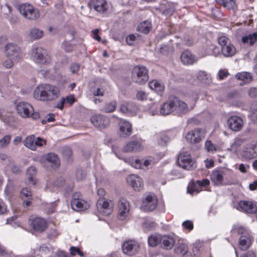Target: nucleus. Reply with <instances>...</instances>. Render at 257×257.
Listing matches in <instances>:
<instances>
[{"mask_svg":"<svg viewBox=\"0 0 257 257\" xmlns=\"http://www.w3.org/2000/svg\"><path fill=\"white\" fill-rule=\"evenodd\" d=\"M59 88L50 84H41L34 90L33 95L36 99L43 101H52L57 98L59 95Z\"/></svg>","mask_w":257,"mask_h":257,"instance_id":"obj_1","label":"nucleus"},{"mask_svg":"<svg viewBox=\"0 0 257 257\" xmlns=\"http://www.w3.org/2000/svg\"><path fill=\"white\" fill-rule=\"evenodd\" d=\"M17 113L22 118L31 117L33 119L37 120L40 117L39 113L34 112L33 106L28 102L20 101L16 105Z\"/></svg>","mask_w":257,"mask_h":257,"instance_id":"obj_2","label":"nucleus"},{"mask_svg":"<svg viewBox=\"0 0 257 257\" xmlns=\"http://www.w3.org/2000/svg\"><path fill=\"white\" fill-rule=\"evenodd\" d=\"M17 9L25 18L28 20H36L40 16L39 10L29 3L21 4L18 6Z\"/></svg>","mask_w":257,"mask_h":257,"instance_id":"obj_3","label":"nucleus"},{"mask_svg":"<svg viewBox=\"0 0 257 257\" xmlns=\"http://www.w3.org/2000/svg\"><path fill=\"white\" fill-rule=\"evenodd\" d=\"M45 50L41 47L34 46L31 49L30 54L33 60L38 64H46L51 61L50 57L46 54Z\"/></svg>","mask_w":257,"mask_h":257,"instance_id":"obj_4","label":"nucleus"},{"mask_svg":"<svg viewBox=\"0 0 257 257\" xmlns=\"http://www.w3.org/2000/svg\"><path fill=\"white\" fill-rule=\"evenodd\" d=\"M133 76L136 83L143 84L149 79L148 70L143 65H137L133 69Z\"/></svg>","mask_w":257,"mask_h":257,"instance_id":"obj_5","label":"nucleus"},{"mask_svg":"<svg viewBox=\"0 0 257 257\" xmlns=\"http://www.w3.org/2000/svg\"><path fill=\"white\" fill-rule=\"evenodd\" d=\"M24 145L32 151H36L38 147H42L46 145V141L40 137H36L34 135L28 136L23 141Z\"/></svg>","mask_w":257,"mask_h":257,"instance_id":"obj_6","label":"nucleus"},{"mask_svg":"<svg viewBox=\"0 0 257 257\" xmlns=\"http://www.w3.org/2000/svg\"><path fill=\"white\" fill-rule=\"evenodd\" d=\"M5 53L8 58L19 61L21 59L22 53L19 46L13 43H9L5 47Z\"/></svg>","mask_w":257,"mask_h":257,"instance_id":"obj_7","label":"nucleus"},{"mask_svg":"<svg viewBox=\"0 0 257 257\" xmlns=\"http://www.w3.org/2000/svg\"><path fill=\"white\" fill-rule=\"evenodd\" d=\"M158 205V199L154 193H149L144 198L141 205V209L146 212L155 210Z\"/></svg>","mask_w":257,"mask_h":257,"instance_id":"obj_8","label":"nucleus"},{"mask_svg":"<svg viewBox=\"0 0 257 257\" xmlns=\"http://www.w3.org/2000/svg\"><path fill=\"white\" fill-rule=\"evenodd\" d=\"M206 132L202 128H195L189 132L186 138L188 142L192 144H197L200 143L205 138Z\"/></svg>","mask_w":257,"mask_h":257,"instance_id":"obj_9","label":"nucleus"},{"mask_svg":"<svg viewBox=\"0 0 257 257\" xmlns=\"http://www.w3.org/2000/svg\"><path fill=\"white\" fill-rule=\"evenodd\" d=\"M30 226L37 232H42L47 227L46 220L42 217L31 216L29 220Z\"/></svg>","mask_w":257,"mask_h":257,"instance_id":"obj_10","label":"nucleus"},{"mask_svg":"<svg viewBox=\"0 0 257 257\" xmlns=\"http://www.w3.org/2000/svg\"><path fill=\"white\" fill-rule=\"evenodd\" d=\"M178 163L181 167L188 170L196 167L195 162L187 152L180 154L178 158Z\"/></svg>","mask_w":257,"mask_h":257,"instance_id":"obj_11","label":"nucleus"},{"mask_svg":"<svg viewBox=\"0 0 257 257\" xmlns=\"http://www.w3.org/2000/svg\"><path fill=\"white\" fill-rule=\"evenodd\" d=\"M139 247L138 242L134 240L126 241L122 245L123 252L130 256L136 254L138 252Z\"/></svg>","mask_w":257,"mask_h":257,"instance_id":"obj_12","label":"nucleus"},{"mask_svg":"<svg viewBox=\"0 0 257 257\" xmlns=\"http://www.w3.org/2000/svg\"><path fill=\"white\" fill-rule=\"evenodd\" d=\"M113 203L112 201H108L104 199H99L97 203V208L100 213L103 215L107 216L110 214L112 211Z\"/></svg>","mask_w":257,"mask_h":257,"instance_id":"obj_13","label":"nucleus"},{"mask_svg":"<svg viewBox=\"0 0 257 257\" xmlns=\"http://www.w3.org/2000/svg\"><path fill=\"white\" fill-rule=\"evenodd\" d=\"M118 207V213L117 217L119 219L123 220L129 214L130 210V203L126 199L121 198L119 201Z\"/></svg>","mask_w":257,"mask_h":257,"instance_id":"obj_14","label":"nucleus"},{"mask_svg":"<svg viewBox=\"0 0 257 257\" xmlns=\"http://www.w3.org/2000/svg\"><path fill=\"white\" fill-rule=\"evenodd\" d=\"M92 123L96 127L102 129L108 126L110 123L109 119L106 116L101 114H95L91 117Z\"/></svg>","mask_w":257,"mask_h":257,"instance_id":"obj_15","label":"nucleus"},{"mask_svg":"<svg viewBox=\"0 0 257 257\" xmlns=\"http://www.w3.org/2000/svg\"><path fill=\"white\" fill-rule=\"evenodd\" d=\"M236 208L239 211L250 214H253L257 211L255 204L250 201H240Z\"/></svg>","mask_w":257,"mask_h":257,"instance_id":"obj_16","label":"nucleus"},{"mask_svg":"<svg viewBox=\"0 0 257 257\" xmlns=\"http://www.w3.org/2000/svg\"><path fill=\"white\" fill-rule=\"evenodd\" d=\"M119 135L121 137L126 138L132 134V123L124 119H120L118 123Z\"/></svg>","mask_w":257,"mask_h":257,"instance_id":"obj_17","label":"nucleus"},{"mask_svg":"<svg viewBox=\"0 0 257 257\" xmlns=\"http://www.w3.org/2000/svg\"><path fill=\"white\" fill-rule=\"evenodd\" d=\"M138 110V107L136 104L130 102H124L121 103L119 109L120 112L128 116L136 115Z\"/></svg>","mask_w":257,"mask_h":257,"instance_id":"obj_18","label":"nucleus"},{"mask_svg":"<svg viewBox=\"0 0 257 257\" xmlns=\"http://www.w3.org/2000/svg\"><path fill=\"white\" fill-rule=\"evenodd\" d=\"M126 181L135 190L140 191L143 187V181L138 175L134 174L129 175L126 178Z\"/></svg>","mask_w":257,"mask_h":257,"instance_id":"obj_19","label":"nucleus"},{"mask_svg":"<svg viewBox=\"0 0 257 257\" xmlns=\"http://www.w3.org/2000/svg\"><path fill=\"white\" fill-rule=\"evenodd\" d=\"M228 127L232 131L238 132L241 130L243 126V120L238 116H232L227 120Z\"/></svg>","mask_w":257,"mask_h":257,"instance_id":"obj_20","label":"nucleus"},{"mask_svg":"<svg viewBox=\"0 0 257 257\" xmlns=\"http://www.w3.org/2000/svg\"><path fill=\"white\" fill-rule=\"evenodd\" d=\"M174 114L181 115L187 113L188 111L187 104L177 98H174Z\"/></svg>","mask_w":257,"mask_h":257,"instance_id":"obj_21","label":"nucleus"},{"mask_svg":"<svg viewBox=\"0 0 257 257\" xmlns=\"http://www.w3.org/2000/svg\"><path fill=\"white\" fill-rule=\"evenodd\" d=\"M44 159L47 167H50L52 169H55L59 166L60 162L58 156L54 153L48 154L44 157Z\"/></svg>","mask_w":257,"mask_h":257,"instance_id":"obj_22","label":"nucleus"},{"mask_svg":"<svg viewBox=\"0 0 257 257\" xmlns=\"http://www.w3.org/2000/svg\"><path fill=\"white\" fill-rule=\"evenodd\" d=\"M143 148L142 143L138 140H134L129 142L124 147L123 150L124 152H136L141 151Z\"/></svg>","mask_w":257,"mask_h":257,"instance_id":"obj_23","label":"nucleus"},{"mask_svg":"<svg viewBox=\"0 0 257 257\" xmlns=\"http://www.w3.org/2000/svg\"><path fill=\"white\" fill-rule=\"evenodd\" d=\"M174 98L164 103L160 107L161 115H166L174 113Z\"/></svg>","mask_w":257,"mask_h":257,"instance_id":"obj_24","label":"nucleus"},{"mask_svg":"<svg viewBox=\"0 0 257 257\" xmlns=\"http://www.w3.org/2000/svg\"><path fill=\"white\" fill-rule=\"evenodd\" d=\"M252 241V238L248 233H245V235H242L239 238V246L241 250L248 249Z\"/></svg>","mask_w":257,"mask_h":257,"instance_id":"obj_25","label":"nucleus"},{"mask_svg":"<svg viewBox=\"0 0 257 257\" xmlns=\"http://www.w3.org/2000/svg\"><path fill=\"white\" fill-rule=\"evenodd\" d=\"M71 205L72 208L77 211L84 210L89 207L87 202L82 198L80 199H72Z\"/></svg>","mask_w":257,"mask_h":257,"instance_id":"obj_26","label":"nucleus"},{"mask_svg":"<svg viewBox=\"0 0 257 257\" xmlns=\"http://www.w3.org/2000/svg\"><path fill=\"white\" fill-rule=\"evenodd\" d=\"M175 243V240L174 237L169 235H161L162 247L168 250L173 247Z\"/></svg>","mask_w":257,"mask_h":257,"instance_id":"obj_27","label":"nucleus"},{"mask_svg":"<svg viewBox=\"0 0 257 257\" xmlns=\"http://www.w3.org/2000/svg\"><path fill=\"white\" fill-rule=\"evenodd\" d=\"M180 58L182 63L185 65H192L197 61L195 56L188 50L185 51L182 53Z\"/></svg>","mask_w":257,"mask_h":257,"instance_id":"obj_28","label":"nucleus"},{"mask_svg":"<svg viewBox=\"0 0 257 257\" xmlns=\"http://www.w3.org/2000/svg\"><path fill=\"white\" fill-rule=\"evenodd\" d=\"M91 4L94 9L100 13H103L107 9L105 0H93Z\"/></svg>","mask_w":257,"mask_h":257,"instance_id":"obj_29","label":"nucleus"},{"mask_svg":"<svg viewBox=\"0 0 257 257\" xmlns=\"http://www.w3.org/2000/svg\"><path fill=\"white\" fill-rule=\"evenodd\" d=\"M115 155L120 159H122L125 162L128 163L133 167L136 169H142V162L139 159L134 160L132 158H124L115 153Z\"/></svg>","mask_w":257,"mask_h":257,"instance_id":"obj_30","label":"nucleus"},{"mask_svg":"<svg viewBox=\"0 0 257 257\" xmlns=\"http://www.w3.org/2000/svg\"><path fill=\"white\" fill-rule=\"evenodd\" d=\"M244 140L240 138H236L233 143L231 145L229 148L228 149L231 152L237 154L241 149V146L244 143Z\"/></svg>","mask_w":257,"mask_h":257,"instance_id":"obj_31","label":"nucleus"},{"mask_svg":"<svg viewBox=\"0 0 257 257\" xmlns=\"http://www.w3.org/2000/svg\"><path fill=\"white\" fill-rule=\"evenodd\" d=\"M149 86L152 90L160 94L164 89V86L163 83L157 80H153L150 81L149 83Z\"/></svg>","mask_w":257,"mask_h":257,"instance_id":"obj_32","label":"nucleus"},{"mask_svg":"<svg viewBox=\"0 0 257 257\" xmlns=\"http://www.w3.org/2000/svg\"><path fill=\"white\" fill-rule=\"evenodd\" d=\"M211 179L215 184H221L223 180V173L219 170L214 171L211 175Z\"/></svg>","mask_w":257,"mask_h":257,"instance_id":"obj_33","label":"nucleus"},{"mask_svg":"<svg viewBox=\"0 0 257 257\" xmlns=\"http://www.w3.org/2000/svg\"><path fill=\"white\" fill-rule=\"evenodd\" d=\"M37 173L36 168L33 166L29 167L27 171V175L28 178V184L29 185H35L36 184V180L35 176Z\"/></svg>","mask_w":257,"mask_h":257,"instance_id":"obj_34","label":"nucleus"},{"mask_svg":"<svg viewBox=\"0 0 257 257\" xmlns=\"http://www.w3.org/2000/svg\"><path fill=\"white\" fill-rule=\"evenodd\" d=\"M221 51L222 54L225 57H230L234 55L236 53V49L234 46L229 43V44L223 46L221 48Z\"/></svg>","mask_w":257,"mask_h":257,"instance_id":"obj_35","label":"nucleus"},{"mask_svg":"<svg viewBox=\"0 0 257 257\" xmlns=\"http://www.w3.org/2000/svg\"><path fill=\"white\" fill-rule=\"evenodd\" d=\"M198 79L202 83L209 85L212 83V78L210 74L207 73L205 71H200L198 73Z\"/></svg>","mask_w":257,"mask_h":257,"instance_id":"obj_36","label":"nucleus"},{"mask_svg":"<svg viewBox=\"0 0 257 257\" xmlns=\"http://www.w3.org/2000/svg\"><path fill=\"white\" fill-rule=\"evenodd\" d=\"M148 242L149 246L155 247L161 243V235L152 234L148 237Z\"/></svg>","mask_w":257,"mask_h":257,"instance_id":"obj_37","label":"nucleus"},{"mask_svg":"<svg viewBox=\"0 0 257 257\" xmlns=\"http://www.w3.org/2000/svg\"><path fill=\"white\" fill-rule=\"evenodd\" d=\"M215 1L219 5L229 10H234L236 8L234 0H215Z\"/></svg>","mask_w":257,"mask_h":257,"instance_id":"obj_38","label":"nucleus"},{"mask_svg":"<svg viewBox=\"0 0 257 257\" xmlns=\"http://www.w3.org/2000/svg\"><path fill=\"white\" fill-rule=\"evenodd\" d=\"M152 29V24L150 22L145 21L141 23L138 26L137 30L138 31L147 34Z\"/></svg>","mask_w":257,"mask_h":257,"instance_id":"obj_39","label":"nucleus"},{"mask_svg":"<svg viewBox=\"0 0 257 257\" xmlns=\"http://www.w3.org/2000/svg\"><path fill=\"white\" fill-rule=\"evenodd\" d=\"M236 78L238 80L242 81L244 83L250 82L252 79L251 74L250 73L246 72L238 73L236 75Z\"/></svg>","mask_w":257,"mask_h":257,"instance_id":"obj_40","label":"nucleus"},{"mask_svg":"<svg viewBox=\"0 0 257 257\" xmlns=\"http://www.w3.org/2000/svg\"><path fill=\"white\" fill-rule=\"evenodd\" d=\"M255 146L252 144H249L247 145L244 153V155L246 158L251 159L255 157Z\"/></svg>","mask_w":257,"mask_h":257,"instance_id":"obj_41","label":"nucleus"},{"mask_svg":"<svg viewBox=\"0 0 257 257\" xmlns=\"http://www.w3.org/2000/svg\"><path fill=\"white\" fill-rule=\"evenodd\" d=\"M117 104V103L116 100L107 102L105 104L103 108V111L106 113L113 112L116 110Z\"/></svg>","mask_w":257,"mask_h":257,"instance_id":"obj_42","label":"nucleus"},{"mask_svg":"<svg viewBox=\"0 0 257 257\" xmlns=\"http://www.w3.org/2000/svg\"><path fill=\"white\" fill-rule=\"evenodd\" d=\"M257 40V33H254L245 36L242 38V42L243 43L249 44L250 45H252Z\"/></svg>","mask_w":257,"mask_h":257,"instance_id":"obj_43","label":"nucleus"},{"mask_svg":"<svg viewBox=\"0 0 257 257\" xmlns=\"http://www.w3.org/2000/svg\"><path fill=\"white\" fill-rule=\"evenodd\" d=\"M204 147L207 152L211 154H214L219 150V148L213 144L210 140H207L205 142Z\"/></svg>","mask_w":257,"mask_h":257,"instance_id":"obj_44","label":"nucleus"},{"mask_svg":"<svg viewBox=\"0 0 257 257\" xmlns=\"http://www.w3.org/2000/svg\"><path fill=\"white\" fill-rule=\"evenodd\" d=\"M43 36V32L36 28L32 29L30 32V36L34 40L39 39Z\"/></svg>","mask_w":257,"mask_h":257,"instance_id":"obj_45","label":"nucleus"},{"mask_svg":"<svg viewBox=\"0 0 257 257\" xmlns=\"http://www.w3.org/2000/svg\"><path fill=\"white\" fill-rule=\"evenodd\" d=\"M200 187L197 184L194 183H190L187 188V191L191 194H198L200 191Z\"/></svg>","mask_w":257,"mask_h":257,"instance_id":"obj_46","label":"nucleus"},{"mask_svg":"<svg viewBox=\"0 0 257 257\" xmlns=\"http://www.w3.org/2000/svg\"><path fill=\"white\" fill-rule=\"evenodd\" d=\"M208 49L207 55H213L216 57L220 53L219 48L212 45L209 46Z\"/></svg>","mask_w":257,"mask_h":257,"instance_id":"obj_47","label":"nucleus"},{"mask_svg":"<svg viewBox=\"0 0 257 257\" xmlns=\"http://www.w3.org/2000/svg\"><path fill=\"white\" fill-rule=\"evenodd\" d=\"M154 164V161L153 159L151 157H149L143 161V163H142V169H149L152 167Z\"/></svg>","mask_w":257,"mask_h":257,"instance_id":"obj_48","label":"nucleus"},{"mask_svg":"<svg viewBox=\"0 0 257 257\" xmlns=\"http://www.w3.org/2000/svg\"><path fill=\"white\" fill-rule=\"evenodd\" d=\"M11 136L9 135L4 136L0 140V148H5L7 147L10 143Z\"/></svg>","mask_w":257,"mask_h":257,"instance_id":"obj_49","label":"nucleus"},{"mask_svg":"<svg viewBox=\"0 0 257 257\" xmlns=\"http://www.w3.org/2000/svg\"><path fill=\"white\" fill-rule=\"evenodd\" d=\"M21 197L22 198L24 199L25 198H27L28 199H31V192L30 190L26 187L22 189V190L21 191Z\"/></svg>","mask_w":257,"mask_h":257,"instance_id":"obj_50","label":"nucleus"},{"mask_svg":"<svg viewBox=\"0 0 257 257\" xmlns=\"http://www.w3.org/2000/svg\"><path fill=\"white\" fill-rule=\"evenodd\" d=\"M70 254L72 256H74L76 254H78L80 256H84V252L82 251L78 247L75 246H71L70 248Z\"/></svg>","mask_w":257,"mask_h":257,"instance_id":"obj_51","label":"nucleus"},{"mask_svg":"<svg viewBox=\"0 0 257 257\" xmlns=\"http://www.w3.org/2000/svg\"><path fill=\"white\" fill-rule=\"evenodd\" d=\"M218 41L219 44L221 46V48L223 46H225L230 43L229 39L225 36H220L218 39Z\"/></svg>","mask_w":257,"mask_h":257,"instance_id":"obj_52","label":"nucleus"},{"mask_svg":"<svg viewBox=\"0 0 257 257\" xmlns=\"http://www.w3.org/2000/svg\"><path fill=\"white\" fill-rule=\"evenodd\" d=\"M182 226L185 228L190 231L193 230L194 225L192 221L186 220L182 223Z\"/></svg>","mask_w":257,"mask_h":257,"instance_id":"obj_53","label":"nucleus"},{"mask_svg":"<svg viewBox=\"0 0 257 257\" xmlns=\"http://www.w3.org/2000/svg\"><path fill=\"white\" fill-rule=\"evenodd\" d=\"M136 96L137 99L141 101L146 100L148 98L147 93L143 91H138L137 93Z\"/></svg>","mask_w":257,"mask_h":257,"instance_id":"obj_54","label":"nucleus"},{"mask_svg":"<svg viewBox=\"0 0 257 257\" xmlns=\"http://www.w3.org/2000/svg\"><path fill=\"white\" fill-rule=\"evenodd\" d=\"M8 211V208L5 202L0 198V215L5 214Z\"/></svg>","mask_w":257,"mask_h":257,"instance_id":"obj_55","label":"nucleus"},{"mask_svg":"<svg viewBox=\"0 0 257 257\" xmlns=\"http://www.w3.org/2000/svg\"><path fill=\"white\" fill-rule=\"evenodd\" d=\"M62 47L66 52H70L74 49V46L67 41H65L63 43Z\"/></svg>","mask_w":257,"mask_h":257,"instance_id":"obj_56","label":"nucleus"},{"mask_svg":"<svg viewBox=\"0 0 257 257\" xmlns=\"http://www.w3.org/2000/svg\"><path fill=\"white\" fill-rule=\"evenodd\" d=\"M229 75L227 71L221 69L218 72V77L219 80H223Z\"/></svg>","mask_w":257,"mask_h":257,"instance_id":"obj_57","label":"nucleus"},{"mask_svg":"<svg viewBox=\"0 0 257 257\" xmlns=\"http://www.w3.org/2000/svg\"><path fill=\"white\" fill-rule=\"evenodd\" d=\"M180 248H181V249H182V250H181V252H182L183 251L185 252V253H184V254L183 255V257H192V256L190 253L187 252L188 247L186 245L184 244H181L180 245Z\"/></svg>","mask_w":257,"mask_h":257,"instance_id":"obj_58","label":"nucleus"},{"mask_svg":"<svg viewBox=\"0 0 257 257\" xmlns=\"http://www.w3.org/2000/svg\"><path fill=\"white\" fill-rule=\"evenodd\" d=\"M9 59L5 60L3 62V65L7 68H11L14 65V62L15 61L14 59L8 58Z\"/></svg>","mask_w":257,"mask_h":257,"instance_id":"obj_59","label":"nucleus"},{"mask_svg":"<svg viewBox=\"0 0 257 257\" xmlns=\"http://www.w3.org/2000/svg\"><path fill=\"white\" fill-rule=\"evenodd\" d=\"M149 114L152 116L161 115L160 113V108L152 107L149 111Z\"/></svg>","mask_w":257,"mask_h":257,"instance_id":"obj_60","label":"nucleus"},{"mask_svg":"<svg viewBox=\"0 0 257 257\" xmlns=\"http://www.w3.org/2000/svg\"><path fill=\"white\" fill-rule=\"evenodd\" d=\"M168 141H169L168 137L165 135H163L160 137V138L158 141V143L161 146H164V145H166V144Z\"/></svg>","mask_w":257,"mask_h":257,"instance_id":"obj_61","label":"nucleus"},{"mask_svg":"<svg viewBox=\"0 0 257 257\" xmlns=\"http://www.w3.org/2000/svg\"><path fill=\"white\" fill-rule=\"evenodd\" d=\"M136 39V36L133 34H131L128 37H127L126 39V41L128 45H133L134 42L135 41Z\"/></svg>","mask_w":257,"mask_h":257,"instance_id":"obj_62","label":"nucleus"},{"mask_svg":"<svg viewBox=\"0 0 257 257\" xmlns=\"http://www.w3.org/2000/svg\"><path fill=\"white\" fill-rule=\"evenodd\" d=\"M85 173L82 170H78L76 173V177L78 180H81L85 178Z\"/></svg>","mask_w":257,"mask_h":257,"instance_id":"obj_63","label":"nucleus"},{"mask_svg":"<svg viewBox=\"0 0 257 257\" xmlns=\"http://www.w3.org/2000/svg\"><path fill=\"white\" fill-rule=\"evenodd\" d=\"M248 94L251 97H255L257 96V88H250L248 91Z\"/></svg>","mask_w":257,"mask_h":257,"instance_id":"obj_64","label":"nucleus"}]
</instances>
